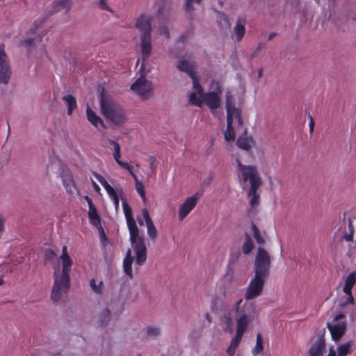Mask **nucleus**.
<instances>
[{"label": "nucleus", "instance_id": "obj_1", "mask_svg": "<svg viewBox=\"0 0 356 356\" xmlns=\"http://www.w3.org/2000/svg\"><path fill=\"white\" fill-rule=\"evenodd\" d=\"M59 262L58 264L51 262L54 268V284L51 293V298L54 302L60 300L62 296L67 293L70 286V273L72 260L67 253L66 246L63 248L62 254L59 257Z\"/></svg>", "mask_w": 356, "mask_h": 356}, {"label": "nucleus", "instance_id": "obj_2", "mask_svg": "<svg viewBox=\"0 0 356 356\" xmlns=\"http://www.w3.org/2000/svg\"><path fill=\"white\" fill-rule=\"evenodd\" d=\"M127 227L130 235L131 246L136 255L135 265H143L147 259V248L144 242L143 234L139 231L132 215V210L126 200L122 202Z\"/></svg>", "mask_w": 356, "mask_h": 356}, {"label": "nucleus", "instance_id": "obj_3", "mask_svg": "<svg viewBox=\"0 0 356 356\" xmlns=\"http://www.w3.org/2000/svg\"><path fill=\"white\" fill-rule=\"evenodd\" d=\"M242 302V298L238 299L233 303V307L237 313L236 334L243 337L252 327L254 321L257 318L258 311L254 302H245L241 308Z\"/></svg>", "mask_w": 356, "mask_h": 356}, {"label": "nucleus", "instance_id": "obj_4", "mask_svg": "<svg viewBox=\"0 0 356 356\" xmlns=\"http://www.w3.org/2000/svg\"><path fill=\"white\" fill-rule=\"evenodd\" d=\"M251 157H237L236 160L237 170L250 187L259 188L262 184L257 168L251 161Z\"/></svg>", "mask_w": 356, "mask_h": 356}, {"label": "nucleus", "instance_id": "obj_5", "mask_svg": "<svg viewBox=\"0 0 356 356\" xmlns=\"http://www.w3.org/2000/svg\"><path fill=\"white\" fill-rule=\"evenodd\" d=\"M100 108L102 113L116 125H122L125 121L123 109L113 101L105 98L101 95Z\"/></svg>", "mask_w": 356, "mask_h": 356}, {"label": "nucleus", "instance_id": "obj_6", "mask_svg": "<svg viewBox=\"0 0 356 356\" xmlns=\"http://www.w3.org/2000/svg\"><path fill=\"white\" fill-rule=\"evenodd\" d=\"M271 257L267 250L258 248L254 261V274L269 277Z\"/></svg>", "mask_w": 356, "mask_h": 356}, {"label": "nucleus", "instance_id": "obj_7", "mask_svg": "<svg viewBox=\"0 0 356 356\" xmlns=\"http://www.w3.org/2000/svg\"><path fill=\"white\" fill-rule=\"evenodd\" d=\"M268 277L254 274L251 278L245 293L246 302L260 296L263 292L264 284Z\"/></svg>", "mask_w": 356, "mask_h": 356}, {"label": "nucleus", "instance_id": "obj_8", "mask_svg": "<svg viewBox=\"0 0 356 356\" xmlns=\"http://www.w3.org/2000/svg\"><path fill=\"white\" fill-rule=\"evenodd\" d=\"M11 76L10 61L5 52V46L0 44V83L7 84Z\"/></svg>", "mask_w": 356, "mask_h": 356}, {"label": "nucleus", "instance_id": "obj_9", "mask_svg": "<svg viewBox=\"0 0 356 356\" xmlns=\"http://www.w3.org/2000/svg\"><path fill=\"white\" fill-rule=\"evenodd\" d=\"M327 327L331 333L332 338L334 341H338L345 333L346 324L345 316L343 314H338L332 323H328Z\"/></svg>", "mask_w": 356, "mask_h": 356}, {"label": "nucleus", "instance_id": "obj_10", "mask_svg": "<svg viewBox=\"0 0 356 356\" xmlns=\"http://www.w3.org/2000/svg\"><path fill=\"white\" fill-rule=\"evenodd\" d=\"M200 194L196 193L187 198L179 205L178 208V219L180 221L184 220L187 216L193 211L196 207L199 200Z\"/></svg>", "mask_w": 356, "mask_h": 356}, {"label": "nucleus", "instance_id": "obj_11", "mask_svg": "<svg viewBox=\"0 0 356 356\" xmlns=\"http://www.w3.org/2000/svg\"><path fill=\"white\" fill-rule=\"evenodd\" d=\"M225 108L227 111V117H234L237 125L236 129L243 127V120L241 117V111L235 107V102L233 95L230 92L226 93Z\"/></svg>", "mask_w": 356, "mask_h": 356}, {"label": "nucleus", "instance_id": "obj_12", "mask_svg": "<svg viewBox=\"0 0 356 356\" xmlns=\"http://www.w3.org/2000/svg\"><path fill=\"white\" fill-rule=\"evenodd\" d=\"M131 89L144 99H148L151 95V84L143 76L131 85Z\"/></svg>", "mask_w": 356, "mask_h": 356}, {"label": "nucleus", "instance_id": "obj_13", "mask_svg": "<svg viewBox=\"0 0 356 356\" xmlns=\"http://www.w3.org/2000/svg\"><path fill=\"white\" fill-rule=\"evenodd\" d=\"M355 284H356V275L351 273L348 275L345 280L343 291L344 292L346 297V300L341 302V306H346L349 304H353L354 298L351 294V290Z\"/></svg>", "mask_w": 356, "mask_h": 356}, {"label": "nucleus", "instance_id": "obj_14", "mask_svg": "<svg viewBox=\"0 0 356 356\" xmlns=\"http://www.w3.org/2000/svg\"><path fill=\"white\" fill-rule=\"evenodd\" d=\"M151 17L147 15H142L137 19L136 26L142 32L141 35H151Z\"/></svg>", "mask_w": 356, "mask_h": 356}, {"label": "nucleus", "instance_id": "obj_15", "mask_svg": "<svg viewBox=\"0 0 356 356\" xmlns=\"http://www.w3.org/2000/svg\"><path fill=\"white\" fill-rule=\"evenodd\" d=\"M220 92V91H219V92H209L204 94L203 102H204L211 111H214L220 107V98L219 94Z\"/></svg>", "mask_w": 356, "mask_h": 356}, {"label": "nucleus", "instance_id": "obj_16", "mask_svg": "<svg viewBox=\"0 0 356 356\" xmlns=\"http://www.w3.org/2000/svg\"><path fill=\"white\" fill-rule=\"evenodd\" d=\"M234 124H235V128H236L237 123L234 117H227V129L224 132V137L227 141H234L235 140ZM236 129L237 131H243V127L239 129Z\"/></svg>", "mask_w": 356, "mask_h": 356}, {"label": "nucleus", "instance_id": "obj_17", "mask_svg": "<svg viewBox=\"0 0 356 356\" xmlns=\"http://www.w3.org/2000/svg\"><path fill=\"white\" fill-rule=\"evenodd\" d=\"M86 116L88 120L96 128H105L104 123L102 118L96 115L89 106H88L86 108Z\"/></svg>", "mask_w": 356, "mask_h": 356}, {"label": "nucleus", "instance_id": "obj_18", "mask_svg": "<svg viewBox=\"0 0 356 356\" xmlns=\"http://www.w3.org/2000/svg\"><path fill=\"white\" fill-rule=\"evenodd\" d=\"M140 47L143 60H145L152 51L151 35H141Z\"/></svg>", "mask_w": 356, "mask_h": 356}, {"label": "nucleus", "instance_id": "obj_19", "mask_svg": "<svg viewBox=\"0 0 356 356\" xmlns=\"http://www.w3.org/2000/svg\"><path fill=\"white\" fill-rule=\"evenodd\" d=\"M246 20L244 17H239L237 21L236 26L234 28V33L236 36V40L238 42L242 40L245 33V26Z\"/></svg>", "mask_w": 356, "mask_h": 356}, {"label": "nucleus", "instance_id": "obj_20", "mask_svg": "<svg viewBox=\"0 0 356 356\" xmlns=\"http://www.w3.org/2000/svg\"><path fill=\"white\" fill-rule=\"evenodd\" d=\"M107 193L109 195L110 198L112 200L115 205V210L117 211L119 208L120 198L122 202L125 200V199L123 197V192L122 188L120 186H116L115 187V188L111 190V192L109 191Z\"/></svg>", "mask_w": 356, "mask_h": 356}, {"label": "nucleus", "instance_id": "obj_21", "mask_svg": "<svg viewBox=\"0 0 356 356\" xmlns=\"http://www.w3.org/2000/svg\"><path fill=\"white\" fill-rule=\"evenodd\" d=\"M89 209L88 218L90 222L95 227H99L100 226V218L97 213V209L93 205L92 201L88 200Z\"/></svg>", "mask_w": 356, "mask_h": 356}, {"label": "nucleus", "instance_id": "obj_22", "mask_svg": "<svg viewBox=\"0 0 356 356\" xmlns=\"http://www.w3.org/2000/svg\"><path fill=\"white\" fill-rule=\"evenodd\" d=\"M266 339L261 333H257L256 336V342L254 346L251 350L252 356H258L261 355L264 349V343Z\"/></svg>", "mask_w": 356, "mask_h": 356}, {"label": "nucleus", "instance_id": "obj_23", "mask_svg": "<svg viewBox=\"0 0 356 356\" xmlns=\"http://www.w3.org/2000/svg\"><path fill=\"white\" fill-rule=\"evenodd\" d=\"M72 6L71 0H55L52 6V13H55L62 10L67 12Z\"/></svg>", "mask_w": 356, "mask_h": 356}, {"label": "nucleus", "instance_id": "obj_24", "mask_svg": "<svg viewBox=\"0 0 356 356\" xmlns=\"http://www.w3.org/2000/svg\"><path fill=\"white\" fill-rule=\"evenodd\" d=\"M133 257L131 256V251L130 249H128L127 251L126 257L123 261V268L124 273L130 277L132 278V268L131 264L133 263Z\"/></svg>", "mask_w": 356, "mask_h": 356}, {"label": "nucleus", "instance_id": "obj_25", "mask_svg": "<svg viewBox=\"0 0 356 356\" xmlns=\"http://www.w3.org/2000/svg\"><path fill=\"white\" fill-rule=\"evenodd\" d=\"M242 337V336L235 334V336L232 339L230 344L226 350V353L229 356H234L236 350L241 341Z\"/></svg>", "mask_w": 356, "mask_h": 356}, {"label": "nucleus", "instance_id": "obj_26", "mask_svg": "<svg viewBox=\"0 0 356 356\" xmlns=\"http://www.w3.org/2000/svg\"><path fill=\"white\" fill-rule=\"evenodd\" d=\"M177 68L181 71L188 74V75L191 77L194 76L195 72H194L192 65L191 63L186 60H181L179 61L177 64Z\"/></svg>", "mask_w": 356, "mask_h": 356}, {"label": "nucleus", "instance_id": "obj_27", "mask_svg": "<svg viewBox=\"0 0 356 356\" xmlns=\"http://www.w3.org/2000/svg\"><path fill=\"white\" fill-rule=\"evenodd\" d=\"M111 318V313L108 307H104L99 312L98 316V321L100 325H104L110 321Z\"/></svg>", "mask_w": 356, "mask_h": 356}, {"label": "nucleus", "instance_id": "obj_28", "mask_svg": "<svg viewBox=\"0 0 356 356\" xmlns=\"http://www.w3.org/2000/svg\"><path fill=\"white\" fill-rule=\"evenodd\" d=\"M251 229L253 234V236L255 238L256 241L259 244H264L266 239V232L259 231V229L254 224L252 225Z\"/></svg>", "mask_w": 356, "mask_h": 356}, {"label": "nucleus", "instance_id": "obj_29", "mask_svg": "<svg viewBox=\"0 0 356 356\" xmlns=\"http://www.w3.org/2000/svg\"><path fill=\"white\" fill-rule=\"evenodd\" d=\"M63 99L67 106V115H71L73 111L76 108V101L74 97L72 95H67L63 96Z\"/></svg>", "mask_w": 356, "mask_h": 356}, {"label": "nucleus", "instance_id": "obj_30", "mask_svg": "<svg viewBox=\"0 0 356 356\" xmlns=\"http://www.w3.org/2000/svg\"><path fill=\"white\" fill-rule=\"evenodd\" d=\"M220 323L225 332H232V318L229 314H224L220 319Z\"/></svg>", "mask_w": 356, "mask_h": 356}, {"label": "nucleus", "instance_id": "obj_31", "mask_svg": "<svg viewBox=\"0 0 356 356\" xmlns=\"http://www.w3.org/2000/svg\"><path fill=\"white\" fill-rule=\"evenodd\" d=\"M356 227V218H350L348 220V232H346L343 235V238L350 241L353 240V236L355 228Z\"/></svg>", "mask_w": 356, "mask_h": 356}, {"label": "nucleus", "instance_id": "obj_32", "mask_svg": "<svg viewBox=\"0 0 356 356\" xmlns=\"http://www.w3.org/2000/svg\"><path fill=\"white\" fill-rule=\"evenodd\" d=\"M90 286L94 293L102 295L104 291V284L100 280L92 279L90 281Z\"/></svg>", "mask_w": 356, "mask_h": 356}, {"label": "nucleus", "instance_id": "obj_33", "mask_svg": "<svg viewBox=\"0 0 356 356\" xmlns=\"http://www.w3.org/2000/svg\"><path fill=\"white\" fill-rule=\"evenodd\" d=\"M217 22L221 29H229L230 24L226 15L222 12L217 11Z\"/></svg>", "mask_w": 356, "mask_h": 356}, {"label": "nucleus", "instance_id": "obj_34", "mask_svg": "<svg viewBox=\"0 0 356 356\" xmlns=\"http://www.w3.org/2000/svg\"><path fill=\"white\" fill-rule=\"evenodd\" d=\"M116 162L124 170L129 171L134 177V165L124 161L123 157H115Z\"/></svg>", "mask_w": 356, "mask_h": 356}, {"label": "nucleus", "instance_id": "obj_35", "mask_svg": "<svg viewBox=\"0 0 356 356\" xmlns=\"http://www.w3.org/2000/svg\"><path fill=\"white\" fill-rule=\"evenodd\" d=\"M62 177H63V182L65 187L66 188V190L68 191L69 192L72 193L74 188V181H73L72 176L71 173L66 172L65 174H64L63 175Z\"/></svg>", "mask_w": 356, "mask_h": 356}, {"label": "nucleus", "instance_id": "obj_36", "mask_svg": "<svg viewBox=\"0 0 356 356\" xmlns=\"http://www.w3.org/2000/svg\"><path fill=\"white\" fill-rule=\"evenodd\" d=\"M258 188H254L253 186L250 188L249 197L250 198V203L252 207H255L259 204V195L257 193Z\"/></svg>", "mask_w": 356, "mask_h": 356}, {"label": "nucleus", "instance_id": "obj_37", "mask_svg": "<svg viewBox=\"0 0 356 356\" xmlns=\"http://www.w3.org/2000/svg\"><path fill=\"white\" fill-rule=\"evenodd\" d=\"M143 333L149 337H156L161 334L159 327L156 326H148L143 329Z\"/></svg>", "mask_w": 356, "mask_h": 356}, {"label": "nucleus", "instance_id": "obj_38", "mask_svg": "<svg viewBox=\"0 0 356 356\" xmlns=\"http://www.w3.org/2000/svg\"><path fill=\"white\" fill-rule=\"evenodd\" d=\"M253 248H254L253 241L249 236H247L245 237V239L243 245H242V252H243V254H248L252 251Z\"/></svg>", "mask_w": 356, "mask_h": 356}, {"label": "nucleus", "instance_id": "obj_39", "mask_svg": "<svg viewBox=\"0 0 356 356\" xmlns=\"http://www.w3.org/2000/svg\"><path fill=\"white\" fill-rule=\"evenodd\" d=\"M323 344L318 341L315 343L309 349V356H321Z\"/></svg>", "mask_w": 356, "mask_h": 356}, {"label": "nucleus", "instance_id": "obj_40", "mask_svg": "<svg viewBox=\"0 0 356 356\" xmlns=\"http://www.w3.org/2000/svg\"><path fill=\"white\" fill-rule=\"evenodd\" d=\"M351 346H352L351 342H347V343L339 345L337 347V356L347 355L350 351Z\"/></svg>", "mask_w": 356, "mask_h": 356}, {"label": "nucleus", "instance_id": "obj_41", "mask_svg": "<svg viewBox=\"0 0 356 356\" xmlns=\"http://www.w3.org/2000/svg\"><path fill=\"white\" fill-rule=\"evenodd\" d=\"M197 93L195 92H191L189 95V102L193 105L201 107L203 103L204 94H202V95L200 96V97H197Z\"/></svg>", "mask_w": 356, "mask_h": 356}, {"label": "nucleus", "instance_id": "obj_42", "mask_svg": "<svg viewBox=\"0 0 356 356\" xmlns=\"http://www.w3.org/2000/svg\"><path fill=\"white\" fill-rule=\"evenodd\" d=\"M236 145L241 149L248 150L251 147V141L246 137H240L236 141Z\"/></svg>", "mask_w": 356, "mask_h": 356}, {"label": "nucleus", "instance_id": "obj_43", "mask_svg": "<svg viewBox=\"0 0 356 356\" xmlns=\"http://www.w3.org/2000/svg\"><path fill=\"white\" fill-rule=\"evenodd\" d=\"M95 177L97 179V180L104 188L107 193H108L109 191L111 192V190L115 188L114 187L111 186L102 175L95 173Z\"/></svg>", "mask_w": 356, "mask_h": 356}, {"label": "nucleus", "instance_id": "obj_44", "mask_svg": "<svg viewBox=\"0 0 356 356\" xmlns=\"http://www.w3.org/2000/svg\"><path fill=\"white\" fill-rule=\"evenodd\" d=\"M202 0H186L185 10L187 13L191 14L194 10L195 5H200Z\"/></svg>", "mask_w": 356, "mask_h": 356}, {"label": "nucleus", "instance_id": "obj_45", "mask_svg": "<svg viewBox=\"0 0 356 356\" xmlns=\"http://www.w3.org/2000/svg\"><path fill=\"white\" fill-rule=\"evenodd\" d=\"M191 78L193 80V89L195 90V92H197L198 95H200V96H202V94H204L203 89L199 82V80H198L196 74H195L194 76H192Z\"/></svg>", "mask_w": 356, "mask_h": 356}, {"label": "nucleus", "instance_id": "obj_46", "mask_svg": "<svg viewBox=\"0 0 356 356\" xmlns=\"http://www.w3.org/2000/svg\"><path fill=\"white\" fill-rule=\"evenodd\" d=\"M147 233L149 236V238L152 240H154L156 238L157 236V231L154 225V223H151L149 225H147Z\"/></svg>", "mask_w": 356, "mask_h": 356}, {"label": "nucleus", "instance_id": "obj_47", "mask_svg": "<svg viewBox=\"0 0 356 356\" xmlns=\"http://www.w3.org/2000/svg\"><path fill=\"white\" fill-rule=\"evenodd\" d=\"M136 190L139 193L143 200H145V193L143 184L138 179L136 180Z\"/></svg>", "mask_w": 356, "mask_h": 356}, {"label": "nucleus", "instance_id": "obj_48", "mask_svg": "<svg viewBox=\"0 0 356 356\" xmlns=\"http://www.w3.org/2000/svg\"><path fill=\"white\" fill-rule=\"evenodd\" d=\"M44 257L47 261H53L56 258V253L52 250L45 251Z\"/></svg>", "mask_w": 356, "mask_h": 356}, {"label": "nucleus", "instance_id": "obj_49", "mask_svg": "<svg viewBox=\"0 0 356 356\" xmlns=\"http://www.w3.org/2000/svg\"><path fill=\"white\" fill-rule=\"evenodd\" d=\"M33 40L32 38L22 40L20 41L19 46L29 48L32 45Z\"/></svg>", "mask_w": 356, "mask_h": 356}, {"label": "nucleus", "instance_id": "obj_50", "mask_svg": "<svg viewBox=\"0 0 356 356\" xmlns=\"http://www.w3.org/2000/svg\"><path fill=\"white\" fill-rule=\"evenodd\" d=\"M108 0H99L98 6L100 9L103 10H107L109 12H112V10L107 5Z\"/></svg>", "mask_w": 356, "mask_h": 356}, {"label": "nucleus", "instance_id": "obj_51", "mask_svg": "<svg viewBox=\"0 0 356 356\" xmlns=\"http://www.w3.org/2000/svg\"><path fill=\"white\" fill-rule=\"evenodd\" d=\"M142 213H143V218L145 219L146 225L153 222L152 219H151V218H150V216L149 214L148 210L147 209H145V208L143 209L142 210Z\"/></svg>", "mask_w": 356, "mask_h": 356}, {"label": "nucleus", "instance_id": "obj_52", "mask_svg": "<svg viewBox=\"0 0 356 356\" xmlns=\"http://www.w3.org/2000/svg\"><path fill=\"white\" fill-rule=\"evenodd\" d=\"M111 145L113 146V156H120V147L118 143L111 141Z\"/></svg>", "mask_w": 356, "mask_h": 356}, {"label": "nucleus", "instance_id": "obj_53", "mask_svg": "<svg viewBox=\"0 0 356 356\" xmlns=\"http://www.w3.org/2000/svg\"><path fill=\"white\" fill-rule=\"evenodd\" d=\"M210 299H211V309L213 311H214L216 309V301H217V298L215 296H211Z\"/></svg>", "mask_w": 356, "mask_h": 356}, {"label": "nucleus", "instance_id": "obj_54", "mask_svg": "<svg viewBox=\"0 0 356 356\" xmlns=\"http://www.w3.org/2000/svg\"><path fill=\"white\" fill-rule=\"evenodd\" d=\"M309 127V131H310V133H312L314 131V120L312 117H310Z\"/></svg>", "mask_w": 356, "mask_h": 356}, {"label": "nucleus", "instance_id": "obj_55", "mask_svg": "<svg viewBox=\"0 0 356 356\" xmlns=\"http://www.w3.org/2000/svg\"><path fill=\"white\" fill-rule=\"evenodd\" d=\"M161 33L164 35L167 38H170V33L166 27L161 30Z\"/></svg>", "mask_w": 356, "mask_h": 356}, {"label": "nucleus", "instance_id": "obj_56", "mask_svg": "<svg viewBox=\"0 0 356 356\" xmlns=\"http://www.w3.org/2000/svg\"><path fill=\"white\" fill-rule=\"evenodd\" d=\"M92 186H93V188L94 189L97 191V192H99L100 191V187L95 182L92 181Z\"/></svg>", "mask_w": 356, "mask_h": 356}, {"label": "nucleus", "instance_id": "obj_57", "mask_svg": "<svg viewBox=\"0 0 356 356\" xmlns=\"http://www.w3.org/2000/svg\"><path fill=\"white\" fill-rule=\"evenodd\" d=\"M275 182H277V181L276 179H273L272 178H270V184L271 188H274V186L275 185Z\"/></svg>", "mask_w": 356, "mask_h": 356}, {"label": "nucleus", "instance_id": "obj_58", "mask_svg": "<svg viewBox=\"0 0 356 356\" xmlns=\"http://www.w3.org/2000/svg\"><path fill=\"white\" fill-rule=\"evenodd\" d=\"M327 356H336V352L333 348L330 349L329 354Z\"/></svg>", "mask_w": 356, "mask_h": 356}, {"label": "nucleus", "instance_id": "obj_59", "mask_svg": "<svg viewBox=\"0 0 356 356\" xmlns=\"http://www.w3.org/2000/svg\"><path fill=\"white\" fill-rule=\"evenodd\" d=\"M186 40V34H183L181 35L180 37V40L182 42H184Z\"/></svg>", "mask_w": 356, "mask_h": 356}, {"label": "nucleus", "instance_id": "obj_60", "mask_svg": "<svg viewBox=\"0 0 356 356\" xmlns=\"http://www.w3.org/2000/svg\"><path fill=\"white\" fill-rule=\"evenodd\" d=\"M276 35H277L276 33H271L268 35V40H271Z\"/></svg>", "mask_w": 356, "mask_h": 356}, {"label": "nucleus", "instance_id": "obj_61", "mask_svg": "<svg viewBox=\"0 0 356 356\" xmlns=\"http://www.w3.org/2000/svg\"><path fill=\"white\" fill-rule=\"evenodd\" d=\"M263 75V70L261 68L258 70V77L261 78Z\"/></svg>", "mask_w": 356, "mask_h": 356}, {"label": "nucleus", "instance_id": "obj_62", "mask_svg": "<svg viewBox=\"0 0 356 356\" xmlns=\"http://www.w3.org/2000/svg\"><path fill=\"white\" fill-rule=\"evenodd\" d=\"M4 284L3 275H0V286Z\"/></svg>", "mask_w": 356, "mask_h": 356}, {"label": "nucleus", "instance_id": "obj_63", "mask_svg": "<svg viewBox=\"0 0 356 356\" xmlns=\"http://www.w3.org/2000/svg\"><path fill=\"white\" fill-rule=\"evenodd\" d=\"M3 220L0 216V230L3 229Z\"/></svg>", "mask_w": 356, "mask_h": 356}, {"label": "nucleus", "instance_id": "obj_64", "mask_svg": "<svg viewBox=\"0 0 356 356\" xmlns=\"http://www.w3.org/2000/svg\"><path fill=\"white\" fill-rule=\"evenodd\" d=\"M262 48V46L261 44H259L258 47L256 49L257 51H259L261 50V49Z\"/></svg>", "mask_w": 356, "mask_h": 356}]
</instances>
